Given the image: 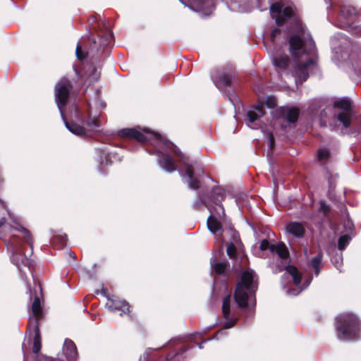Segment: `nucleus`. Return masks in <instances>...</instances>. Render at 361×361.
<instances>
[{"label": "nucleus", "instance_id": "obj_1", "mask_svg": "<svg viewBox=\"0 0 361 361\" xmlns=\"http://www.w3.org/2000/svg\"><path fill=\"white\" fill-rule=\"evenodd\" d=\"M337 337L343 341H352L360 338L361 322L353 313H343L336 318Z\"/></svg>", "mask_w": 361, "mask_h": 361}, {"label": "nucleus", "instance_id": "obj_2", "mask_svg": "<svg viewBox=\"0 0 361 361\" xmlns=\"http://www.w3.org/2000/svg\"><path fill=\"white\" fill-rule=\"evenodd\" d=\"M194 345L185 343L180 340L171 341L161 351L155 361H183L184 353L189 349L193 348Z\"/></svg>", "mask_w": 361, "mask_h": 361}, {"label": "nucleus", "instance_id": "obj_3", "mask_svg": "<svg viewBox=\"0 0 361 361\" xmlns=\"http://www.w3.org/2000/svg\"><path fill=\"white\" fill-rule=\"evenodd\" d=\"M270 13L275 19L278 26H283L288 20H293L297 25L300 23L298 15L294 11L292 7L286 6L282 1H276L271 4Z\"/></svg>", "mask_w": 361, "mask_h": 361}, {"label": "nucleus", "instance_id": "obj_4", "mask_svg": "<svg viewBox=\"0 0 361 361\" xmlns=\"http://www.w3.org/2000/svg\"><path fill=\"white\" fill-rule=\"evenodd\" d=\"M73 87L72 82L63 78L55 85L54 98L56 105L61 114H63V109L68 104L70 99L71 92Z\"/></svg>", "mask_w": 361, "mask_h": 361}, {"label": "nucleus", "instance_id": "obj_5", "mask_svg": "<svg viewBox=\"0 0 361 361\" xmlns=\"http://www.w3.org/2000/svg\"><path fill=\"white\" fill-rule=\"evenodd\" d=\"M173 152L178 158L179 162L185 166V173L188 178V185L193 190H198L200 188V181L195 177V170L193 166L189 163V157L182 153L180 150L173 146Z\"/></svg>", "mask_w": 361, "mask_h": 361}, {"label": "nucleus", "instance_id": "obj_6", "mask_svg": "<svg viewBox=\"0 0 361 361\" xmlns=\"http://www.w3.org/2000/svg\"><path fill=\"white\" fill-rule=\"evenodd\" d=\"M89 40L91 42L89 46L88 53L92 54V57L95 58V60L97 61L108 44V39L98 35L97 38H90Z\"/></svg>", "mask_w": 361, "mask_h": 361}, {"label": "nucleus", "instance_id": "obj_7", "mask_svg": "<svg viewBox=\"0 0 361 361\" xmlns=\"http://www.w3.org/2000/svg\"><path fill=\"white\" fill-rule=\"evenodd\" d=\"M199 198L200 199L201 202L204 204V206L210 212V215L209 216H212L213 219H216L225 220L226 213L222 204L212 205V204L208 202L202 191L199 192Z\"/></svg>", "mask_w": 361, "mask_h": 361}, {"label": "nucleus", "instance_id": "obj_8", "mask_svg": "<svg viewBox=\"0 0 361 361\" xmlns=\"http://www.w3.org/2000/svg\"><path fill=\"white\" fill-rule=\"evenodd\" d=\"M315 64L313 59H309L305 62L298 61L295 65V75L302 83L305 82L309 78V69Z\"/></svg>", "mask_w": 361, "mask_h": 361}, {"label": "nucleus", "instance_id": "obj_9", "mask_svg": "<svg viewBox=\"0 0 361 361\" xmlns=\"http://www.w3.org/2000/svg\"><path fill=\"white\" fill-rule=\"evenodd\" d=\"M118 135L122 138L136 140L141 144L149 141V138L142 131L135 128H123L118 130Z\"/></svg>", "mask_w": 361, "mask_h": 361}, {"label": "nucleus", "instance_id": "obj_10", "mask_svg": "<svg viewBox=\"0 0 361 361\" xmlns=\"http://www.w3.org/2000/svg\"><path fill=\"white\" fill-rule=\"evenodd\" d=\"M32 315L30 317L27 324V329L31 330L34 326V322L39 324V322L44 318V312L41 306L40 299L38 296L34 298L31 306Z\"/></svg>", "mask_w": 361, "mask_h": 361}, {"label": "nucleus", "instance_id": "obj_11", "mask_svg": "<svg viewBox=\"0 0 361 361\" xmlns=\"http://www.w3.org/2000/svg\"><path fill=\"white\" fill-rule=\"evenodd\" d=\"M3 226H4V229L10 233L11 235L14 234V231H20L23 234V237L25 238L26 242L30 245V255L32 254L33 240L30 231L27 228H25L23 226H20L19 228H17L11 225H6L5 217H2L1 219H0V228L2 227Z\"/></svg>", "mask_w": 361, "mask_h": 361}, {"label": "nucleus", "instance_id": "obj_12", "mask_svg": "<svg viewBox=\"0 0 361 361\" xmlns=\"http://www.w3.org/2000/svg\"><path fill=\"white\" fill-rule=\"evenodd\" d=\"M290 52L293 57L299 59L305 51V42L302 37L298 35L290 37L288 40Z\"/></svg>", "mask_w": 361, "mask_h": 361}, {"label": "nucleus", "instance_id": "obj_13", "mask_svg": "<svg viewBox=\"0 0 361 361\" xmlns=\"http://www.w3.org/2000/svg\"><path fill=\"white\" fill-rule=\"evenodd\" d=\"M206 197V200L210 204L215 205L222 204L221 202L225 198V190L219 186H214L212 188L210 192L202 190Z\"/></svg>", "mask_w": 361, "mask_h": 361}, {"label": "nucleus", "instance_id": "obj_14", "mask_svg": "<svg viewBox=\"0 0 361 361\" xmlns=\"http://www.w3.org/2000/svg\"><path fill=\"white\" fill-rule=\"evenodd\" d=\"M236 286L249 290L250 291H255L257 288V283L255 284L254 274L252 270H245L241 274L240 281L237 283Z\"/></svg>", "mask_w": 361, "mask_h": 361}, {"label": "nucleus", "instance_id": "obj_15", "mask_svg": "<svg viewBox=\"0 0 361 361\" xmlns=\"http://www.w3.org/2000/svg\"><path fill=\"white\" fill-rule=\"evenodd\" d=\"M272 63L279 73H289V67L291 64L290 57L286 54H280L276 56L272 59Z\"/></svg>", "mask_w": 361, "mask_h": 361}, {"label": "nucleus", "instance_id": "obj_16", "mask_svg": "<svg viewBox=\"0 0 361 361\" xmlns=\"http://www.w3.org/2000/svg\"><path fill=\"white\" fill-rule=\"evenodd\" d=\"M286 232L296 238H302L305 235V227L303 223L290 221L286 225Z\"/></svg>", "mask_w": 361, "mask_h": 361}, {"label": "nucleus", "instance_id": "obj_17", "mask_svg": "<svg viewBox=\"0 0 361 361\" xmlns=\"http://www.w3.org/2000/svg\"><path fill=\"white\" fill-rule=\"evenodd\" d=\"M278 113L280 117L288 123H295L298 121L300 111L296 107H281Z\"/></svg>", "mask_w": 361, "mask_h": 361}, {"label": "nucleus", "instance_id": "obj_18", "mask_svg": "<svg viewBox=\"0 0 361 361\" xmlns=\"http://www.w3.org/2000/svg\"><path fill=\"white\" fill-rule=\"evenodd\" d=\"M214 6V0H194L191 4L192 9L206 15L211 13Z\"/></svg>", "mask_w": 361, "mask_h": 361}, {"label": "nucleus", "instance_id": "obj_19", "mask_svg": "<svg viewBox=\"0 0 361 361\" xmlns=\"http://www.w3.org/2000/svg\"><path fill=\"white\" fill-rule=\"evenodd\" d=\"M106 306L111 312L121 310L126 314H129L130 312V305L125 300H109Z\"/></svg>", "mask_w": 361, "mask_h": 361}, {"label": "nucleus", "instance_id": "obj_20", "mask_svg": "<svg viewBox=\"0 0 361 361\" xmlns=\"http://www.w3.org/2000/svg\"><path fill=\"white\" fill-rule=\"evenodd\" d=\"M247 289L236 286L234 292V300L240 308H245L248 305L249 295Z\"/></svg>", "mask_w": 361, "mask_h": 361}, {"label": "nucleus", "instance_id": "obj_21", "mask_svg": "<svg viewBox=\"0 0 361 361\" xmlns=\"http://www.w3.org/2000/svg\"><path fill=\"white\" fill-rule=\"evenodd\" d=\"M159 165L161 168L171 173L177 170V166L171 156L169 154L161 153V158L159 160Z\"/></svg>", "mask_w": 361, "mask_h": 361}, {"label": "nucleus", "instance_id": "obj_22", "mask_svg": "<svg viewBox=\"0 0 361 361\" xmlns=\"http://www.w3.org/2000/svg\"><path fill=\"white\" fill-rule=\"evenodd\" d=\"M63 351L68 361H75L78 357V350L73 341L68 338L65 340Z\"/></svg>", "mask_w": 361, "mask_h": 361}, {"label": "nucleus", "instance_id": "obj_23", "mask_svg": "<svg viewBox=\"0 0 361 361\" xmlns=\"http://www.w3.org/2000/svg\"><path fill=\"white\" fill-rule=\"evenodd\" d=\"M233 79V73H222L219 75L217 79L214 80V83L219 89H224L231 86Z\"/></svg>", "mask_w": 361, "mask_h": 361}, {"label": "nucleus", "instance_id": "obj_24", "mask_svg": "<svg viewBox=\"0 0 361 361\" xmlns=\"http://www.w3.org/2000/svg\"><path fill=\"white\" fill-rule=\"evenodd\" d=\"M223 220L213 219L212 216H208L207 220V225L210 232L214 235H222L224 232L221 221Z\"/></svg>", "mask_w": 361, "mask_h": 361}, {"label": "nucleus", "instance_id": "obj_25", "mask_svg": "<svg viewBox=\"0 0 361 361\" xmlns=\"http://www.w3.org/2000/svg\"><path fill=\"white\" fill-rule=\"evenodd\" d=\"M34 326L31 327V329H33L35 334L32 350L33 353L37 355L42 348L41 334L39 324H37L36 322H34Z\"/></svg>", "mask_w": 361, "mask_h": 361}, {"label": "nucleus", "instance_id": "obj_26", "mask_svg": "<svg viewBox=\"0 0 361 361\" xmlns=\"http://www.w3.org/2000/svg\"><path fill=\"white\" fill-rule=\"evenodd\" d=\"M65 125L68 130L75 135L84 137L88 136V130L84 126L77 123L65 121Z\"/></svg>", "mask_w": 361, "mask_h": 361}, {"label": "nucleus", "instance_id": "obj_27", "mask_svg": "<svg viewBox=\"0 0 361 361\" xmlns=\"http://www.w3.org/2000/svg\"><path fill=\"white\" fill-rule=\"evenodd\" d=\"M271 252H276L279 257L282 259H287L290 257L289 251L284 243L280 242L277 245H271Z\"/></svg>", "mask_w": 361, "mask_h": 361}, {"label": "nucleus", "instance_id": "obj_28", "mask_svg": "<svg viewBox=\"0 0 361 361\" xmlns=\"http://www.w3.org/2000/svg\"><path fill=\"white\" fill-rule=\"evenodd\" d=\"M323 259V252L320 250L317 254L310 260L309 266L314 269L316 276H318L321 271V267Z\"/></svg>", "mask_w": 361, "mask_h": 361}, {"label": "nucleus", "instance_id": "obj_29", "mask_svg": "<svg viewBox=\"0 0 361 361\" xmlns=\"http://www.w3.org/2000/svg\"><path fill=\"white\" fill-rule=\"evenodd\" d=\"M265 114V111L262 106H257L255 110H250L247 112V117L249 123H253L259 118L262 117Z\"/></svg>", "mask_w": 361, "mask_h": 361}, {"label": "nucleus", "instance_id": "obj_30", "mask_svg": "<svg viewBox=\"0 0 361 361\" xmlns=\"http://www.w3.org/2000/svg\"><path fill=\"white\" fill-rule=\"evenodd\" d=\"M286 271L292 276L293 282L295 286H298L302 281V274L299 272L298 268L294 265H288Z\"/></svg>", "mask_w": 361, "mask_h": 361}, {"label": "nucleus", "instance_id": "obj_31", "mask_svg": "<svg viewBox=\"0 0 361 361\" xmlns=\"http://www.w3.org/2000/svg\"><path fill=\"white\" fill-rule=\"evenodd\" d=\"M341 14L346 19H351L357 16V11L354 6L343 4L341 6Z\"/></svg>", "mask_w": 361, "mask_h": 361}, {"label": "nucleus", "instance_id": "obj_32", "mask_svg": "<svg viewBox=\"0 0 361 361\" xmlns=\"http://www.w3.org/2000/svg\"><path fill=\"white\" fill-rule=\"evenodd\" d=\"M337 119L340 121L345 128H348L351 125L352 111L340 112L337 116Z\"/></svg>", "mask_w": 361, "mask_h": 361}, {"label": "nucleus", "instance_id": "obj_33", "mask_svg": "<svg viewBox=\"0 0 361 361\" xmlns=\"http://www.w3.org/2000/svg\"><path fill=\"white\" fill-rule=\"evenodd\" d=\"M231 294H227L223 299L222 314L224 319H228L231 314Z\"/></svg>", "mask_w": 361, "mask_h": 361}, {"label": "nucleus", "instance_id": "obj_34", "mask_svg": "<svg viewBox=\"0 0 361 361\" xmlns=\"http://www.w3.org/2000/svg\"><path fill=\"white\" fill-rule=\"evenodd\" d=\"M85 123L89 128V129H87V130H88V133L90 131L97 130L101 126L99 118H92L90 115H89L88 118L85 122Z\"/></svg>", "mask_w": 361, "mask_h": 361}, {"label": "nucleus", "instance_id": "obj_35", "mask_svg": "<svg viewBox=\"0 0 361 361\" xmlns=\"http://www.w3.org/2000/svg\"><path fill=\"white\" fill-rule=\"evenodd\" d=\"M335 108L343 109L345 111H352V104L349 99H341L336 101L334 104Z\"/></svg>", "mask_w": 361, "mask_h": 361}, {"label": "nucleus", "instance_id": "obj_36", "mask_svg": "<svg viewBox=\"0 0 361 361\" xmlns=\"http://www.w3.org/2000/svg\"><path fill=\"white\" fill-rule=\"evenodd\" d=\"M229 267V263L227 261L222 262H216L212 264V267L215 273L218 275L224 274L227 268Z\"/></svg>", "mask_w": 361, "mask_h": 361}, {"label": "nucleus", "instance_id": "obj_37", "mask_svg": "<svg viewBox=\"0 0 361 361\" xmlns=\"http://www.w3.org/2000/svg\"><path fill=\"white\" fill-rule=\"evenodd\" d=\"M68 237L66 234L54 235L52 239V243L60 249L66 245Z\"/></svg>", "mask_w": 361, "mask_h": 361}, {"label": "nucleus", "instance_id": "obj_38", "mask_svg": "<svg viewBox=\"0 0 361 361\" xmlns=\"http://www.w3.org/2000/svg\"><path fill=\"white\" fill-rule=\"evenodd\" d=\"M351 238L349 235L345 234L341 235L338 240V248L339 250H343L349 244Z\"/></svg>", "mask_w": 361, "mask_h": 361}, {"label": "nucleus", "instance_id": "obj_39", "mask_svg": "<svg viewBox=\"0 0 361 361\" xmlns=\"http://www.w3.org/2000/svg\"><path fill=\"white\" fill-rule=\"evenodd\" d=\"M318 212L323 214L324 217H328L331 212V207L324 200L320 201Z\"/></svg>", "mask_w": 361, "mask_h": 361}, {"label": "nucleus", "instance_id": "obj_40", "mask_svg": "<svg viewBox=\"0 0 361 361\" xmlns=\"http://www.w3.org/2000/svg\"><path fill=\"white\" fill-rule=\"evenodd\" d=\"M330 157V152L327 149H319L317 152V159L319 161H326Z\"/></svg>", "mask_w": 361, "mask_h": 361}, {"label": "nucleus", "instance_id": "obj_41", "mask_svg": "<svg viewBox=\"0 0 361 361\" xmlns=\"http://www.w3.org/2000/svg\"><path fill=\"white\" fill-rule=\"evenodd\" d=\"M226 252L231 259H235L237 257L236 247L233 243H230L227 245Z\"/></svg>", "mask_w": 361, "mask_h": 361}, {"label": "nucleus", "instance_id": "obj_42", "mask_svg": "<svg viewBox=\"0 0 361 361\" xmlns=\"http://www.w3.org/2000/svg\"><path fill=\"white\" fill-rule=\"evenodd\" d=\"M75 54L77 58L79 60L82 61L87 57V52L84 51L82 49L81 45L80 44H78L75 49Z\"/></svg>", "mask_w": 361, "mask_h": 361}, {"label": "nucleus", "instance_id": "obj_43", "mask_svg": "<svg viewBox=\"0 0 361 361\" xmlns=\"http://www.w3.org/2000/svg\"><path fill=\"white\" fill-rule=\"evenodd\" d=\"M226 322L224 324V329H230L235 326L236 324L238 319L237 318H232L231 316L228 319H225Z\"/></svg>", "mask_w": 361, "mask_h": 361}, {"label": "nucleus", "instance_id": "obj_44", "mask_svg": "<svg viewBox=\"0 0 361 361\" xmlns=\"http://www.w3.org/2000/svg\"><path fill=\"white\" fill-rule=\"evenodd\" d=\"M281 34V30L280 28L276 27L274 28L270 36V39L273 44L275 43V40L278 36H279Z\"/></svg>", "mask_w": 361, "mask_h": 361}, {"label": "nucleus", "instance_id": "obj_45", "mask_svg": "<svg viewBox=\"0 0 361 361\" xmlns=\"http://www.w3.org/2000/svg\"><path fill=\"white\" fill-rule=\"evenodd\" d=\"M271 245L269 244V242L267 239H264L261 241L259 248L261 250H266L269 249Z\"/></svg>", "mask_w": 361, "mask_h": 361}, {"label": "nucleus", "instance_id": "obj_46", "mask_svg": "<svg viewBox=\"0 0 361 361\" xmlns=\"http://www.w3.org/2000/svg\"><path fill=\"white\" fill-rule=\"evenodd\" d=\"M268 138H269V148L271 150H273L275 146V138L274 136L273 133L269 132L268 133Z\"/></svg>", "mask_w": 361, "mask_h": 361}, {"label": "nucleus", "instance_id": "obj_47", "mask_svg": "<svg viewBox=\"0 0 361 361\" xmlns=\"http://www.w3.org/2000/svg\"><path fill=\"white\" fill-rule=\"evenodd\" d=\"M143 132H145L146 133H149V134H152L154 135L155 140H161L162 139V137L159 133L152 132L149 129L145 128V129H143Z\"/></svg>", "mask_w": 361, "mask_h": 361}, {"label": "nucleus", "instance_id": "obj_48", "mask_svg": "<svg viewBox=\"0 0 361 361\" xmlns=\"http://www.w3.org/2000/svg\"><path fill=\"white\" fill-rule=\"evenodd\" d=\"M204 205V204L202 202H201V200L198 197V201H197L195 204H194V208L197 210H200L201 209V207Z\"/></svg>", "mask_w": 361, "mask_h": 361}, {"label": "nucleus", "instance_id": "obj_49", "mask_svg": "<svg viewBox=\"0 0 361 361\" xmlns=\"http://www.w3.org/2000/svg\"><path fill=\"white\" fill-rule=\"evenodd\" d=\"M102 293L104 296L107 297L108 289L104 286V284H102Z\"/></svg>", "mask_w": 361, "mask_h": 361}, {"label": "nucleus", "instance_id": "obj_50", "mask_svg": "<svg viewBox=\"0 0 361 361\" xmlns=\"http://www.w3.org/2000/svg\"><path fill=\"white\" fill-rule=\"evenodd\" d=\"M43 360H44V357L43 355H37L35 357L34 361H43Z\"/></svg>", "mask_w": 361, "mask_h": 361}, {"label": "nucleus", "instance_id": "obj_51", "mask_svg": "<svg viewBox=\"0 0 361 361\" xmlns=\"http://www.w3.org/2000/svg\"><path fill=\"white\" fill-rule=\"evenodd\" d=\"M96 72H97V68L95 66H94L93 67V71H92V73H91V75L93 76V78L94 79L97 78V75L96 74Z\"/></svg>", "mask_w": 361, "mask_h": 361}, {"label": "nucleus", "instance_id": "obj_52", "mask_svg": "<svg viewBox=\"0 0 361 361\" xmlns=\"http://www.w3.org/2000/svg\"><path fill=\"white\" fill-rule=\"evenodd\" d=\"M204 342L205 341H203L201 343H196V344L198 345L199 348L202 349V348H203V343H204Z\"/></svg>", "mask_w": 361, "mask_h": 361}, {"label": "nucleus", "instance_id": "obj_53", "mask_svg": "<svg viewBox=\"0 0 361 361\" xmlns=\"http://www.w3.org/2000/svg\"><path fill=\"white\" fill-rule=\"evenodd\" d=\"M70 256H71V257H73V259H75V258H76L75 254L74 252H70Z\"/></svg>", "mask_w": 361, "mask_h": 361}, {"label": "nucleus", "instance_id": "obj_54", "mask_svg": "<svg viewBox=\"0 0 361 361\" xmlns=\"http://www.w3.org/2000/svg\"><path fill=\"white\" fill-rule=\"evenodd\" d=\"M195 337H193V336H191V338H190V341H191V342H193V341H195Z\"/></svg>", "mask_w": 361, "mask_h": 361}, {"label": "nucleus", "instance_id": "obj_55", "mask_svg": "<svg viewBox=\"0 0 361 361\" xmlns=\"http://www.w3.org/2000/svg\"><path fill=\"white\" fill-rule=\"evenodd\" d=\"M358 32H359V35L361 36V28L359 29Z\"/></svg>", "mask_w": 361, "mask_h": 361}, {"label": "nucleus", "instance_id": "obj_56", "mask_svg": "<svg viewBox=\"0 0 361 361\" xmlns=\"http://www.w3.org/2000/svg\"><path fill=\"white\" fill-rule=\"evenodd\" d=\"M201 173H204V170H203L202 169H201Z\"/></svg>", "mask_w": 361, "mask_h": 361}]
</instances>
